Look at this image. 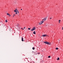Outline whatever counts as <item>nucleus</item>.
Returning <instances> with one entry per match:
<instances>
[{"instance_id":"bb28decb","label":"nucleus","mask_w":63,"mask_h":63,"mask_svg":"<svg viewBox=\"0 0 63 63\" xmlns=\"http://www.w3.org/2000/svg\"><path fill=\"white\" fill-rule=\"evenodd\" d=\"M59 23H60V22H59Z\"/></svg>"},{"instance_id":"dca6fc26","label":"nucleus","mask_w":63,"mask_h":63,"mask_svg":"<svg viewBox=\"0 0 63 63\" xmlns=\"http://www.w3.org/2000/svg\"><path fill=\"white\" fill-rule=\"evenodd\" d=\"M15 15H15V14H14L13 16L14 17V16H15Z\"/></svg>"},{"instance_id":"f8f14e48","label":"nucleus","mask_w":63,"mask_h":63,"mask_svg":"<svg viewBox=\"0 0 63 63\" xmlns=\"http://www.w3.org/2000/svg\"><path fill=\"white\" fill-rule=\"evenodd\" d=\"M56 49H57V50L58 49V48L57 47H56Z\"/></svg>"},{"instance_id":"423d86ee","label":"nucleus","mask_w":63,"mask_h":63,"mask_svg":"<svg viewBox=\"0 0 63 63\" xmlns=\"http://www.w3.org/2000/svg\"><path fill=\"white\" fill-rule=\"evenodd\" d=\"M21 40L22 41H24V40H23V37H22Z\"/></svg>"},{"instance_id":"aec40b11","label":"nucleus","mask_w":63,"mask_h":63,"mask_svg":"<svg viewBox=\"0 0 63 63\" xmlns=\"http://www.w3.org/2000/svg\"><path fill=\"white\" fill-rule=\"evenodd\" d=\"M9 16H11V15H10V14H9Z\"/></svg>"},{"instance_id":"ddd939ff","label":"nucleus","mask_w":63,"mask_h":63,"mask_svg":"<svg viewBox=\"0 0 63 63\" xmlns=\"http://www.w3.org/2000/svg\"><path fill=\"white\" fill-rule=\"evenodd\" d=\"M48 58H50L51 57L50 56H48Z\"/></svg>"},{"instance_id":"4468645a","label":"nucleus","mask_w":63,"mask_h":63,"mask_svg":"<svg viewBox=\"0 0 63 63\" xmlns=\"http://www.w3.org/2000/svg\"><path fill=\"white\" fill-rule=\"evenodd\" d=\"M28 30H30V29H31V28H28Z\"/></svg>"},{"instance_id":"9d476101","label":"nucleus","mask_w":63,"mask_h":63,"mask_svg":"<svg viewBox=\"0 0 63 63\" xmlns=\"http://www.w3.org/2000/svg\"><path fill=\"white\" fill-rule=\"evenodd\" d=\"M59 60V58H58L57 59V60Z\"/></svg>"},{"instance_id":"9b49d317","label":"nucleus","mask_w":63,"mask_h":63,"mask_svg":"<svg viewBox=\"0 0 63 63\" xmlns=\"http://www.w3.org/2000/svg\"><path fill=\"white\" fill-rule=\"evenodd\" d=\"M5 21L6 22H8V21H7V20H6Z\"/></svg>"},{"instance_id":"5701e85b","label":"nucleus","mask_w":63,"mask_h":63,"mask_svg":"<svg viewBox=\"0 0 63 63\" xmlns=\"http://www.w3.org/2000/svg\"><path fill=\"white\" fill-rule=\"evenodd\" d=\"M24 28L25 29V27H24Z\"/></svg>"},{"instance_id":"f3484780","label":"nucleus","mask_w":63,"mask_h":63,"mask_svg":"<svg viewBox=\"0 0 63 63\" xmlns=\"http://www.w3.org/2000/svg\"><path fill=\"white\" fill-rule=\"evenodd\" d=\"M52 17L51 18H50V19H52Z\"/></svg>"},{"instance_id":"1a4fd4ad","label":"nucleus","mask_w":63,"mask_h":63,"mask_svg":"<svg viewBox=\"0 0 63 63\" xmlns=\"http://www.w3.org/2000/svg\"><path fill=\"white\" fill-rule=\"evenodd\" d=\"M7 15L8 16H9V15H10V14H8V13H7Z\"/></svg>"},{"instance_id":"393cba45","label":"nucleus","mask_w":63,"mask_h":63,"mask_svg":"<svg viewBox=\"0 0 63 63\" xmlns=\"http://www.w3.org/2000/svg\"><path fill=\"white\" fill-rule=\"evenodd\" d=\"M21 10H22V9H21Z\"/></svg>"},{"instance_id":"20e7f679","label":"nucleus","mask_w":63,"mask_h":63,"mask_svg":"<svg viewBox=\"0 0 63 63\" xmlns=\"http://www.w3.org/2000/svg\"><path fill=\"white\" fill-rule=\"evenodd\" d=\"M47 19V18H45L44 19H42V21L43 20L44 21H45V20H46Z\"/></svg>"},{"instance_id":"a878e982","label":"nucleus","mask_w":63,"mask_h":63,"mask_svg":"<svg viewBox=\"0 0 63 63\" xmlns=\"http://www.w3.org/2000/svg\"><path fill=\"white\" fill-rule=\"evenodd\" d=\"M23 29H23L22 30H23Z\"/></svg>"},{"instance_id":"7ed1b4c3","label":"nucleus","mask_w":63,"mask_h":63,"mask_svg":"<svg viewBox=\"0 0 63 63\" xmlns=\"http://www.w3.org/2000/svg\"><path fill=\"white\" fill-rule=\"evenodd\" d=\"M44 22V21L43 20L40 23H39L40 25H41V24H42V23H43Z\"/></svg>"},{"instance_id":"2eb2a0df","label":"nucleus","mask_w":63,"mask_h":63,"mask_svg":"<svg viewBox=\"0 0 63 63\" xmlns=\"http://www.w3.org/2000/svg\"><path fill=\"white\" fill-rule=\"evenodd\" d=\"M32 49H33V50L35 49V48H34V47H33L32 48Z\"/></svg>"},{"instance_id":"f257e3e1","label":"nucleus","mask_w":63,"mask_h":63,"mask_svg":"<svg viewBox=\"0 0 63 63\" xmlns=\"http://www.w3.org/2000/svg\"><path fill=\"white\" fill-rule=\"evenodd\" d=\"M44 43L45 44H47V45H50V43L47 42H44Z\"/></svg>"},{"instance_id":"39448f33","label":"nucleus","mask_w":63,"mask_h":63,"mask_svg":"<svg viewBox=\"0 0 63 63\" xmlns=\"http://www.w3.org/2000/svg\"><path fill=\"white\" fill-rule=\"evenodd\" d=\"M47 34H44V35H42V37H46V36H47Z\"/></svg>"},{"instance_id":"4be33fe9","label":"nucleus","mask_w":63,"mask_h":63,"mask_svg":"<svg viewBox=\"0 0 63 63\" xmlns=\"http://www.w3.org/2000/svg\"><path fill=\"white\" fill-rule=\"evenodd\" d=\"M16 14H17V13H16Z\"/></svg>"},{"instance_id":"412c9836","label":"nucleus","mask_w":63,"mask_h":63,"mask_svg":"<svg viewBox=\"0 0 63 63\" xmlns=\"http://www.w3.org/2000/svg\"><path fill=\"white\" fill-rule=\"evenodd\" d=\"M60 20H59V22H60Z\"/></svg>"},{"instance_id":"6e6552de","label":"nucleus","mask_w":63,"mask_h":63,"mask_svg":"<svg viewBox=\"0 0 63 63\" xmlns=\"http://www.w3.org/2000/svg\"><path fill=\"white\" fill-rule=\"evenodd\" d=\"M33 34H36V32L34 31V32H33Z\"/></svg>"},{"instance_id":"a211bd4d","label":"nucleus","mask_w":63,"mask_h":63,"mask_svg":"<svg viewBox=\"0 0 63 63\" xmlns=\"http://www.w3.org/2000/svg\"><path fill=\"white\" fill-rule=\"evenodd\" d=\"M14 11L15 12H16V10H14Z\"/></svg>"},{"instance_id":"b1692460","label":"nucleus","mask_w":63,"mask_h":63,"mask_svg":"<svg viewBox=\"0 0 63 63\" xmlns=\"http://www.w3.org/2000/svg\"><path fill=\"white\" fill-rule=\"evenodd\" d=\"M63 30V29H62Z\"/></svg>"},{"instance_id":"f03ea898","label":"nucleus","mask_w":63,"mask_h":63,"mask_svg":"<svg viewBox=\"0 0 63 63\" xmlns=\"http://www.w3.org/2000/svg\"><path fill=\"white\" fill-rule=\"evenodd\" d=\"M35 30V27H34L33 28V29L31 30V31H34V30Z\"/></svg>"},{"instance_id":"6ab92c4d","label":"nucleus","mask_w":63,"mask_h":63,"mask_svg":"<svg viewBox=\"0 0 63 63\" xmlns=\"http://www.w3.org/2000/svg\"><path fill=\"white\" fill-rule=\"evenodd\" d=\"M15 10L16 11H17V9H15Z\"/></svg>"},{"instance_id":"0eeeda50","label":"nucleus","mask_w":63,"mask_h":63,"mask_svg":"<svg viewBox=\"0 0 63 63\" xmlns=\"http://www.w3.org/2000/svg\"><path fill=\"white\" fill-rule=\"evenodd\" d=\"M16 13H19V12H18V10L16 11Z\"/></svg>"}]
</instances>
